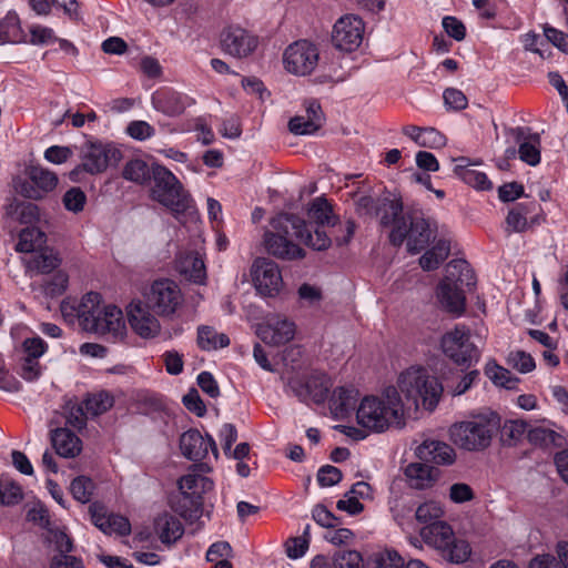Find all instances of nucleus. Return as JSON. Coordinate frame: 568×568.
<instances>
[{"label":"nucleus","mask_w":568,"mask_h":568,"mask_svg":"<svg viewBox=\"0 0 568 568\" xmlns=\"http://www.w3.org/2000/svg\"><path fill=\"white\" fill-rule=\"evenodd\" d=\"M310 222H314L317 227L314 233L305 231V244L313 250L324 251L332 244V237L337 245L347 244L354 235L355 223L347 221L339 223L337 216L333 213L332 205L326 199L320 196L314 199L307 209Z\"/></svg>","instance_id":"1"},{"label":"nucleus","mask_w":568,"mask_h":568,"mask_svg":"<svg viewBox=\"0 0 568 568\" xmlns=\"http://www.w3.org/2000/svg\"><path fill=\"white\" fill-rule=\"evenodd\" d=\"M271 230L263 236L265 251L280 260L293 261L303 258L305 251L295 242L305 243L306 222L291 213H280L271 220Z\"/></svg>","instance_id":"2"},{"label":"nucleus","mask_w":568,"mask_h":568,"mask_svg":"<svg viewBox=\"0 0 568 568\" xmlns=\"http://www.w3.org/2000/svg\"><path fill=\"white\" fill-rule=\"evenodd\" d=\"M403 403L396 387H387L381 396H366L357 412V423L372 432L383 433L392 426L403 425Z\"/></svg>","instance_id":"3"},{"label":"nucleus","mask_w":568,"mask_h":568,"mask_svg":"<svg viewBox=\"0 0 568 568\" xmlns=\"http://www.w3.org/2000/svg\"><path fill=\"white\" fill-rule=\"evenodd\" d=\"M77 313L80 325L87 332L106 335L113 339L123 338L125 335L126 327L121 308L103 304L99 293L85 294Z\"/></svg>","instance_id":"4"},{"label":"nucleus","mask_w":568,"mask_h":568,"mask_svg":"<svg viewBox=\"0 0 568 568\" xmlns=\"http://www.w3.org/2000/svg\"><path fill=\"white\" fill-rule=\"evenodd\" d=\"M500 428V417L494 412L471 416L467 420L455 423L449 428L452 442L467 452H481L488 448Z\"/></svg>","instance_id":"5"},{"label":"nucleus","mask_w":568,"mask_h":568,"mask_svg":"<svg viewBox=\"0 0 568 568\" xmlns=\"http://www.w3.org/2000/svg\"><path fill=\"white\" fill-rule=\"evenodd\" d=\"M398 389L405 395L415 408L422 405L433 410L439 402L443 385L435 376L428 374L425 368L412 367L403 372L398 377Z\"/></svg>","instance_id":"6"},{"label":"nucleus","mask_w":568,"mask_h":568,"mask_svg":"<svg viewBox=\"0 0 568 568\" xmlns=\"http://www.w3.org/2000/svg\"><path fill=\"white\" fill-rule=\"evenodd\" d=\"M153 184L150 189L152 200L159 202L180 219L191 209L192 199L178 178L163 165L152 166Z\"/></svg>","instance_id":"7"},{"label":"nucleus","mask_w":568,"mask_h":568,"mask_svg":"<svg viewBox=\"0 0 568 568\" xmlns=\"http://www.w3.org/2000/svg\"><path fill=\"white\" fill-rule=\"evenodd\" d=\"M447 275L437 286V297L440 305L450 313L460 315L465 310V296L458 286H474L476 283L474 271L467 261L452 260L446 266Z\"/></svg>","instance_id":"8"},{"label":"nucleus","mask_w":568,"mask_h":568,"mask_svg":"<svg viewBox=\"0 0 568 568\" xmlns=\"http://www.w3.org/2000/svg\"><path fill=\"white\" fill-rule=\"evenodd\" d=\"M434 237L435 233L429 222L419 210H408L405 221H402L396 229H392L389 233V242L400 246L406 241V247L410 254L425 250Z\"/></svg>","instance_id":"9"},{"label":"nucleus","mask_w":568,"mask_h":568,"mask_svg":"<svg viewBox=\"0 0 568 568\" xmlns=\"http://www.w3.org/2000/svg\"><path fill=\"white\" fill-rule=\"evenodd\" d=\"M440 347L443 353L455 364L470 366L478 362L480 354L470 341V331L464 325H457L442 336Z\"/></svg>","instance_id":"10"},{"label":"nucleus","mask_w":568,"mask_h":568,"mask_svg":"<svg viewBox=\"0 0 568 568\" xmlns=\"http://www.w3.org/2000/svg\"><path fill=\"white\" fill-rule=\"evenodd\" d=\"M183 302L179 285L172 280L154 281L146 293V304L160 316H170Z\"/></svg>","instance_id":"11"},{"label":"nucleus","mask_w":568,"mask_h":568,"mask_svg":"<svg viewBox=\"0 0 568 568\" xmlns=\"http://www.w3.org/2000/svg\"><path fill=\"white\" fill-rule=\"evenodd\" d=\"M318 59L317 47L307 40L292 43L284 52L285 69L296 75L311 74L317 67Z\"/></svg>","instance_id":"12"},{"label":"nucleus","mask_w":568,"mask_h":568,"mask_svg":"<svg viewBox=\"0 0 568 568\" xmlns=\"http://www.w3.org/2000/svg\"><path fill=\"white\" fill-rule=\"evenodd\" d=\"M251 275L256 291L263 296H276L283 287L278 265L270 258L257 257L252 264Z\"/></svg>","instance_id":"13"},{"label":"nucleus","mask_w":568,"mask_h":568,"mask_svg":"<svg viewBox=\"0 0 568 568\" xmlns=\"http://www.w3.org/2000/svg\"><path fill=\"white\" fill-rule=\"evenodd\" d=\"M363 36V20L357 16L346 14L335 22L332 32V42L339 51L353 52L361 45Z\"/></svg>","instance_id":"14"},{"label":"nucleus","mask_w":568,"mask_h":568,"mask_svg":"<svg viewBox=\"0 0 568 568\" xmlns=\"http://www.w3.org/2000/svg\"><path fill=\"white\" fill-rule=\"evenodd\" d=\"M220 43L224 53L237 59H243L255 51L258 39L240 26H229L222 30Z\"/></svg>","instance_id":"15"},{"label":"nucleus","mask_w":568,"mask_h":568,"mask_svg":"<svg viewBox=\"0 0 568 568\" xmlns=\"http://www.w3.org/2000/svg\"><path fill=\"white\" fill-rule=\"evenodd\" d=\"M121 158V151L111 144L88 143L82 150L81 168L90 174H99L119 163Z\"/></svg>","instance_id":"16"},{"label":"nucleus","mask_w":568,"mask_h":568,"mask_svg":"<svg viewBox=\"0 0 568 568\" xmlns=\"http://www.w3.org/2000/svg\"><path fill=\"white\" fill-rule=\"evenodd\" d=\"M296 325L282 314H270L257 325V336L268 345L280 346L288 343L295 336Z\"/></svg>","instance_id":"17"},{"label":"nucleus","mask_w":568,"mask_h":568,"mask_svg":"<svg viewBox=\"0 0 568 568\" xmlns=\"http://www.w3.org/2000/svg\"><path fill=\"white\" fill-rule=\"evenodd\" d=\"M288 386L301 402L311 399L320 404L326 399L331 384L325 374H311L306 378H292Z\"/></svg>","instance_id":"18"},{"label":"nucleus","mask_w":568,"mask_h":568,"mask_svg":"<svg viewBox=\"0 0 568 568\" xmlns=\"http://www.w3.org/2000/svg\"><path fill=\"white\" fill-rule=\"evenodd\" d=\"M151 308L142 301H133L128 306L129 323L132 329L143 338L154 337L161 329L160 322Z\"/></svg>","instance_id":"19"},{"label":"nucleus","mask_w":568,"mask_h":568,"mask_svg":"<svg viewBox=\"0 0 568 568\" xmlns=\"http://www.w3.org/2000/svg\"><path fill=\"white\" fill-rule=\"evenodd\" d=\"M180 449L184 457L190 460H202L211 452L216 459L219 450L211 436L204 437L197 429H190L181 435Z\"/></svg>","instance_id":"20"},{"label":"nucleus","mask_w":568,"mask_h":568,"mask_svg":"<svg viewBox=\"0 0 568 568\" xmlns=\"http://www.w3.org/2000/svg\"><path fill=\"white\" fill-rule=\"evenodd\" d=\"M91 520L97 528L106 535L116 534L120 536L129 535L131 525L128 518L109 513L105 506L93 503L89 507Z\"/></svg>","instance_id":"21"},{"label":"nucleus","mask_w":568,"mask_h":568,"mask_svg":"<svg viewBox=\"0 0 568 568\" xmlns=\"http://www.w3.org/2000/svg\"><path fill=\"white\" fill-rule=\"evenodd\" d=\"M515 143L519 145L518 154L521 161L529 165L540 162V138L537 133H530L528 129L515 128L509 131Z\"/></svg>","instance_id":"22"},{"label":"nucleus","mask_w":568,"mask_h":568,"mask_svg":"<svg viewBox=\"0 0 568 568\" xmlns=\"http://www.w3.org/2000/svg\"><path fill=\"white\" fill-rule=\"evenodd\" d=\"M416 456L425 463H434L436 465H452L456 459L454 448L440 440H424L416 448Z\"/></svg>","instance_id":"23"},{"label":"nucleus","mask_w":568,"mask_h":568,"mask_svg":"<svg viewBox=\"0 0 568 568\" xmlns=\"http://www.w3.org/2000/svg\"><path fill=\"white\" fill-rule=\"evenodd\" d=\"M405 476L414 489H428L439 479L440 470L428 463H412L405 468Z\"/></svg>","instance_id":"24"},{"label":"nucleus","mask_w":568,"mask_h":568,"mask_svg":"<svg viewBox=\"0 0 568 568\" xmlns=\"http://www.w3.org/2000/svg\"><path fill=\"white\" fill-rule=\"evenodd\" d=\"M375 217H378L379 224L384 227L392 226L396 229L397 225L405 221L406 212L404 213V206L402 199L399 197H381L377 199Z\"/></svg>","instance_id":"25"},{"label":"nucleus","mask_w":568,"mask_h":568,"mask_svg":"<svg viewBox=\"0 0 568 568\" xmlns=\"http://www.w3.org/2000/svg\"><path fill=\"white\" fill-rule=\"evenodd\" d=\"M152 105L168 116H178L186 108L184 97L171 89H160L152 94Z\"/></svg>","instance_id":"26"},{"label":"nucleus","mask_w":568,"mask_h":568,"mask_svg":"<svg viewBox=\"0 0 568 568\" xmlns=\"http://www.w3.org/2000/svg\"><path fill=\"white\" fill-rule=\"evenodd\" d=\"M51 443L57 454L64 458H73L82 450L81 439L65 427L51 430Z\"/></svg>","instance_id":"27"},{"label":"nucleus","mask_w":568,"mask_h":568,"mask_svg":"<svg viewBox=\"0 0 568 568\" xmlns=\"http://www.w3.org/2000/svg\"><path fill=\"white\" fill-rule=\"evenodd\" d=\"M402 132L422 148L438 149L446 144V136L435 128L406 125Z\"/></svg>","instance_id":"28"},{"label":"nucleus","mask_w":568,"mask_h":568,"mask_svg":"<svg viewBox=\"0 0 568 568\" xmlns=\"http://www.w3.org/2000/svg\"><path fill=\"white\" fill-rule=\"evenodd\" d=\"M154 530L160 540L165 545H172L178 541L184 534L182 523L171 514H160L154 519Z\"/></svg>","instance_id":"29"},{"label":"nucleus","mask_w":568,"mask_h":568,"mask_svg":"<svg viewBox=\"0 0 568 568\" xmlns=\"http://www.w3.org/2000/svg\"><path fill=\"white\" fill-rule=\"evenodd\" d=\"M422 539L429 546L440 550L449 545L454 537L452 527L445 521H434L420 529Z\"/></svg>","instance_id":"30"},{"label":"nucleus","mask_w":568,"mask_h":568,"mask_svg":"<svg viewBox=\"0 0 568 568\" xmlns=\"http://www.w3.org/2000/svg\"><path fill=\"white\" fill-rule=\"evenodd\" d=\"M23 262L28 272L48 274L59 266L60 258L53 250L42 247L24 258Z\"/></svg>","instance_id":"31"},{"label":"nucleus","mask_w":568,"mask_h":568,"mask_svg":"<svg viewBox=\"0 0 568 568\" xmlns=\"http://www.w3.org/2000/svg\"><path fill=\"white\" fill-rule=\"evenodd\" d=\"M176 270L185 278L199 284L203 283L206 276L204 262L194 252L180 255L176 260Z\"/></svg>","instance_id":"32"},{"label":"nucleus","mask_w":568,"mask_h":568,"mask_svg":"<svg viewBox=\"0 0 568 568\" xmlns=\"http://www.w3.org/2000/svg\"><path fill=\"white\" fill-rule=\"evenodd\" d=\"M537 204L535 202L530 203H519L511 207L506 217L507 232H525L530 227V224L535 222V219H531V222H528V216L535 211Z\"/></svg>","instance_id":"33"},{"label":"nucleus","mask_w":568,"mask_h":568,"mask_svg":"<svg viewBox=\"0 0 568 568\" xmlns=\"http://www.w3.org/2000/svg\"><path fill=\"white\" fill-rule=\"evenodd\" d=\"M357 390L354 387L339 386L333 390L329 398L331 409L336 415H345L354 409L357 402Z\"/></svg>","instance_id":"34"},{"label":"nucleus","mask_w":568,"mask_h":568,"mask_svg":"<svg viewBox=\"0 0 568 568\" xmlns=\"http://www.w3.org/2000/svg\"><path fill=\"white\" fill-rule=\"evenodd\" d=\"M450 243L446 240H438L436 244L427 250L419 258V265L424 271H433L448 257Z\"/></svg>","instance_id":"35"},{"label":"nucleus","mask_w":568,"mask_h":568,"mask_svg":"<svg viewBox=\"0 0 568 568\" xmlns=\"http://www.w3.org/2000/svg\"><path fill=\"white\" fill-rule=\"evenodd\" d=\"M171 506L183 518L195 519L202 511V498L179 493V495L172 498Z\"/></svg>","instance_id":"36"},{"label":"nucleus","mask_w":568,"mask_h":568,"mask_svg":"<svg viewBox=\"0 0 568 568\" xmlns=\"http://www.w3.org/2000/svg\"><path fill=\"white\" fill-rule=\"evenodd\" d=\"M528 442L540 448L560 447L564 444V438L557 432L542 426L528 428Z\"/></svg>","instance_id":"37"},{"label":"nucleus","mask_w":568,"mask_h":568,"mask_svg":"<svg viewBox=\"0 0 568 568\" xmlns=\"http://www.w3.org/2000/svg\"><path fill=\"white\" fill-rule=\"evenodd\" d=\"M213 489V481L204 476L187 474L179 480V493L189 496H197L202 498V495Z\"/></svg>","instance_id":"38"},{"label":"nucleus","mask_w":568,"mask_h":568,"mask_svg":"<svg viewBox=\"0 0 568 568\" xmlns=\"http://www.w3.org/2000/svg\"><path fill=\"white\" fill-rule=\"evenodd\" d=\"M47 235L38 227H26L19 234L16 250L22 253H34L44 247Z\"/></svg>","instance_id":"39"},{"label":"nucleus","mask_w":568,"mask_h":568,"mask_svg":"<svg viewBox=\"0 0 568 568\" xmlns=\"http://www.w3.org/2000/svg\"><path fill=\"white\" fill-rule=\"evenodd\" d=\"M7 214L22 224H29L40 220V209L38 205L18 200H13L7 206Z\"/></svg>","instance_id":"40"},{"label":"nucleus","mask_w":568,"mask_h":568,"mask_svg":"<svg viewBox=\"0 0 568 568\" xmlns=\"http://www.w3.org/2000/svg\"><path fill=\"white\" fill-rule=\"evenodd\" d=\"M230 338L223 333H217L211 326H200L197 328V345L203 351H215L229 346Z\"/></svg>","instance_id":"41"},{"label":"nucleus","mask_w":568,"mask_h":568,"mask_svg":"<svg viewBox=\"0 0 568 568\" xmlns=\"http://www.w3.org/2000/svg\"><path fill=\"white\" fill-rule=\"evenodd\" d=\"M28 178L32 179L36 183V189L39 190L41 199H43L49 192L53 191L58 184V176L55 173L41 166L30 168Z\"/></svg>","instance_id":"42"},{"label":"nucleus","mask_w":568,"mask_h":568,"mask_svg":"<svg viewBox=\"0 0 568 568\" xmlns=\"http://www.w3.org/2000/svg\"><path fill=\"white\" fill-rule=\"evenodd\" d=\"M122 176L138 184H145L152 179V169L148 163L140 159H133L125 163Z\"/></svg>","instance_id":"43"},{"label":"nucleus","mask_w":568,"mask_h":568,"mask_svg":"<svg viewBox=\"0 0 568 568\" xmlns=\"http://www.w3.org/2000/svg\"><path fill=\"white\" fill-rule=\"evenodd\" d=\"M485 374L491 382L507 389H515L519 383V378L514 376L507 368L499 366L495 362L487 363Z\"/></svg>","instance_id":"44"},{"label":"nucleus","mask_w":568,"mask_h":568,"mask_svg":"<svg viewBox=\"0 0 568 568\" xmlns=\"http://www.w3.org/2000/svg\"><path fill=\"white\" fill-rule=\"evenodd\" d=\"M62 414L65 418V424L81 430L87 425L88 414L83 403L69 399L62 407Z\"/></svg>","instance_id":"45"},{"label":"nucleus","mask_w":568,"mask_h":568,"mask_svg":"<svg viewBox=\"0 0 568 568\" xmlns=\"http://www.w3.org/2000/svg\"><path fill=\"white\" fill-rule=\"evenodd\" d=\"M439 551L444 559L454 564L465 562L470 555L468 542L465 540H457L455 536L453 537L452 542Z\"/></svg>","instance_id":"46"},{"label":"nucleus","mask_w":568,"mask_h":568,"mask_svg":"<svg viewBox=\"0 0 568 568\" xmlns=\"http://www.w3.org/2000/svg\"><path fill=\"white\" fill-rule=\"evenodd\" d=\"M83 405L88 416H99L113 406V398L108 393H99L88 396Z\"/></svg>","instance_id":"47"},{"label":"nucleus","mask_w":568,"mask_h":568,"mask_svg":"<svg viewBox=\"0 0 568 568\" xmlns=\"http://www.w3.org/2000/svg\"><path fill=\"white\" fill-rule=\"evenodd\" d=\"M528 432V424L525 420H508L501 427V439L508 446L516 445Z\"/></svg>","instance_id":"48"},{"label":"nucleus","mask_w":568,"mask_h":568,"mask_svg":"<svg viewBox=\"0 0 568 568\" xmlns=\"http://www.w3.org/2000/svg\"><path fill=\"white\" fill-rule=\"evenodd\" d=\"M368 565L369 568H403L404 561L398 552L385 549L373 554Z\"/></svg>","instance_id":"49"},{"label":"nucleus","mask_w":568,"mask_h":568,"mask_svg":"<svg viewBox=\"0 0 568 568\" xmlns=\"http://www.w3.org/2000/svg\"><path fill=\"white\" fill-rule=\"evenodd\" d=\"M443 515L444 510L440 504L433 500L419 505L415 511L416 520L425 526L434 521H440Z\"/></svg>","instance_id":"50"},{"label":"nucleus","mask_w":568,"mask_h":568,"mask_svg":"<svg viewBox=\"0 0 568 568\" xmlns=\"http://www.w3.org/2000/svg\"><path fill=\"white\" fill-rule=\"evenodd\" d=\"M70 490L77 500L84 504L90 501L93 495L94 483L89 477L79 476L72 480Z\"/></svg>","instance_id":"51"},{"label":"nucleus","mask_w":568,"mask_h":568,"mask_svg":"<svg viewBox=\"0 0 568 568\" xmlns=\"http://www.w3.org/2000/svg\"><path fill=\"white\" fill-rule=\"evenodd\" d=\"M507 365L524 374L536 367L532 356L524 351L510 352L507 356Z\"/></svg>","instance_id":"52"},{"label":"nucleus","mask_w":568,"mask_h":568,"mask_svg":"<svg viewBox=\"0 0 568 568\" xmlns=\"http://www.w3.org/2000/svg\"><path fill=\"white\" fill-rule=\"evenodd\" d=\"M62 203L65 210L73 213H79L84 209L87 203V195L80 187L73 186L64 193Z\"/></svg>","instance_id":"53"},{"label":"nucleus","mask_w":568,"mask_h":568,"mask_svg":"<svg viewBox=\"0 0 568 568\" xmlns=\"http://www.w3.org/2000/svg\"><path fill=\"white\" fill-rule=\"evenodd\" d=\"M463 166H459L458 169V176L468 185L478 189V190H489L491 189L493 184L488 180L487 175L483 172H479L477 170L470 169V170H462Z\"/></svg>","instance_id":"54"},{"label":"nucleus","mask_w":568,"mask_h":568,"mask_svg":"<svg viewBox=\"0 0 568 568\" xmlns=\"http://www.w3.org/2000/svg\"><path fill=\"white\" fill-rule=\"evenodd\" d=\"M335 568H363L362 555L356 550L338 551L333 557Z\"/></svg>","instance_id":"55"},{"label":"nucleus","mask_w":568,"mask_h":568,"mask_svg":"<svg viewBox=\"0 0 568 568\" xmlns=\"http://www.w3.org/2000/svg\"><path fill=\"white\" fill-rule=\"evenodd\" d=\"M23 498L21 487L11 481H0V504L11 506L20 503Z\"/></svg>","instance_id":"56"},{"label":"nucleus","mask_w":568,"mask_h":568,"mask_svg":"<svg viewBox=\"0 0 568 568\" xmlns=\"http://www.w3.org/2000/svg\"><path fill=\"white\" fill-rule=\"evenodd\" d=\"M19 21L14 16H7L0 21V44L16 42L19 38Z\"/></svg>","instance_id":"57"},{"label":"nucleus","mask_w":568,"mask_h":568,"mask_svg":"<svg viewBox=\"0 0 568 568\" xmlns=\"http://www.w3.org/2000/svg\"><path fill=\"white\" fill-rule=\"evenodd\" d=\"M322 128L321 124L308 120L307 116L297 115L290 120L288 129L297 135L314 134Z\"/></svg>","instance_id":"58"},{"label":"nucleus","mask_w":568,"mask_h":568,"mask_svg":"<svg viewBox=\"0 0 568 568\" xmlns=\"http://www.w3.org/2000/svg\"><path fill=\"white\" fill-rule=\"evenodd\" d=\"M342 479V471L331 465H326L320 468L317 473V481L322 487H329L337 483H339Z\"/></svg>","instance_id":"59"},{"label":"nucleus","mask_w":568,"mask_h":568,"mask_svg":"<svg viewBox=\"0 0 568 568\" xmlns=\"http://www.w3.org/2000/svg\"><path fill=\"white\" fill-rule=\"evenodd\" d=\"M22 348L26 354V358L39 359V357H41L45 353L47 344L42 338L37 336L27 338L22 343Z\"/></svg>","instance_id":"60"},{"label":"nucleus","mask_w":568,"mask_h":568,"mask_svg":"<svg viewBox=\"0 0 568 568\" xmlns=\"http://www.w3.org/2000/svg\"><path fill=\"white\" fill-rule=\"evenodd\" d=\"M126 133L135 140H146L154 135V129L145 121H132L126 128Z\"/></svg>","instance_id":"61"},{"label":"nucleus","mask_w":568,"mask_h":568,"mask_svg":"<svg viewBox=\"0 0 568 568\" xmlns=\"http://www.w3.org/2000/svg\"><path fill=\"white\" fill-rule=\"evenodd\" d=\"M445 105L452 110H463L467 106L466 95L457 89L448 88L444 92Z\"/></svg>","instance_id":"62"},{"label":"nucleus","mask_w":568,"mask_h":568,"mask_svg":"<svg viewBox=\"0 0 568 568\" xmlns=\"http://www.w3.org/2000/svg\"><path fill=\"white\" fill-rule=\"evenodd\" d=\"M443 28L446 33L457 41H462L466 36V28L464 23L455 17H445L443 19Z\"/></svg>","instance_id":"63"},{"label":"nucleus","mask_w":568,"mask_h":568,"mask_svg":"<svg viewBox=\"0 0 568 568\" xmlns=\"http://www.w3.org/2000/svg\"><path fill=\"white\" fill-rule=\"evenodd\" d=\"M544 33L547 43L551 42L559 50L568 53V34L551 27H545Z\"/></svg>","instance_id":"64"}]
</instances>
